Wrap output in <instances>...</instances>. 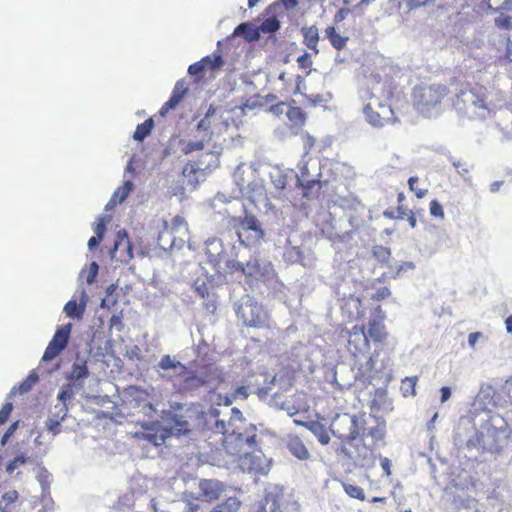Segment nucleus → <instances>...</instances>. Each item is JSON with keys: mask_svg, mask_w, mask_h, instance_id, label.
I'll list each match as a JSON object with an SVG mask.
<instances>
[{"mask_svg": "<svg viewBox=\"0 0 512 512\" xmlns=\"http://www.w3.org/2000/svg\"><path fill=\"white\" fill-rule=\"evenodd\" d=\"M511 429L503 416L490 410L479 415L478 427L471 417H461L453 431V443L471 455L501 454L508 446Z\"/></svg>", "mask_w": 512, "mask_h": 512, "instance_id": "nucleus-1", "label": "nucleus"}, {"mask_svg": "<svg viewBox=\"0 0 512 512\" xmlns=\"http://www.w3.org/2000/svg\"><path fill=\"white\" fill-rule=\"evenodd\" d=\"M454 106L459 113L469 118L486 119L493 108L488 102V92L484 86L474 85L460 89L456 94Z\"/></svg>", "mask_w": 512, "mask_h": 512, "instance_id": "nucleus-2", "label": "nucleus"}, {"mask_svg": "<svg viewBox=\"0 0 512 512\" xmlns=\"http://www.w3.org/2000/svg\"><path fill=\"white\" fill-rule=\"evenodd\" d=\"M448 94L443 84H420L413 88L414 105L424 117H437L442 111V99Z\"/></svg>", "mask_w": 512, "mask_h": 512, "instance_id": "nucleus-3", "label": "nucleus"}, {"mask_svg": "<svg viewBox=\"0 0 512 512\" xmlns=\"http://www.w3.org/2000/svg\"><path fill=\"white\" fill-rule=\"evenodd\" d=\"M232 221L239 223L245 233H249L247 235L238 232V238L241 244L246 247H252L258 245L260 241L264 237V231L261 228V225L258 219L252 214H246L245 217H233Z\"/></svg>", "mask_w": 512, "mask_h": 512, "instance_id": "nucleus-4", "label": "nucleus"}, {"mask_svg": "<svg viewBox=\"0 0 512 512\" xmlns=\"http://www.w3.org/2000/svg\"><path fill=\"white\" fill-rule=\"evenodd\" d=\"M238 316L246 326L263 328L268 326V314L262 305L248 300L242 303L237 310Z\"/></svg>", "mask_w": 512, "mask_h": 512, "instance_id": "nucleus-5", "label": "nucleus"}, {"mask_svg": "<svg viewBox=\"0 0 512 512\" xmlns=\"http://www.w3.org/2000/svg\"><path fill=\"white\" fill-rule=\"evenodd\" d=\"M367 121L373 126H384L393 121L394 112L390 105L382 103L379 98L372 96L363 107Z\"/></svg>", "mask_w": 512, "mask_h": 512, "instance_id": "nucleus-6", "label": "nucleus"}, {"mask_svg": "<svg viewBox=\"0 0 512 512\" xmlns=\"http://www.w3.org/2000/svg\"><path fill=\"white\" fill-rule=\"evenodd\" d=\"M332 426L335 427L332 429L334 436L348 442H352L359 437L362 429V424H360L358 418L347 413L341 416L338 415Z\"/></svg>", "mask_w": 512, "mask_h": 512, "instance_id": "nucleus-7", "label": "nucleus"}, {"mask_svg": "<svg viewBox=\"0 0 512 512\" xmlns=\"http://www.w3.org/2000/svg\"><path fill=\"white\" fill-rule=\"evenodd\" d=\"M71 330V323L65 324L57 329L43 354L42 360L44 362L53 360L66 348Z\"/></svg>", "mask_w": 512, "mask_h": 512, "instance_id": "nucleus-8", "label": "nucleus"}, {"mask_svg": "<svg viewBox=\"0 0 512 512\" xmlns=\"http://www.w3.org/2000/svg\"><path fill=\"white\" fill-rule=\"evenodd\" d=\"M203 387L210 391L218 389L225 381V374L221 368L212 363L200 366L196 371Z\"/></svg>", "mask_w": 512, "mask_h": 512, "instance_id": "nucleus-9", "label": "nucleus"}, {"mask_svg": "<svg viewBox=\"0 0 512 512\" xmlns=\"http://www.w3.org/2000/svg\"><path fill=\"white\" fill-rule=\"evenodd\" d=\"M488 9L498 13L495 17V25L500 29L512 28V0H483Z\"/></svg>", "mask_w": 512, "mask_h": 512, "instance_id": "nucleus-10", "label": "nucleus"}, {"mask_svg": "<svg viewBox=\"0 0 512 512\" xmlns=\"http://www.w3.org/2000/svg\"><path fill=\"white\" fill-rule=\"evenodd\" d=\"M200 496L206 502L218 500L225 492V485L218 480L204 479L199 483Z\"/></svg>", "mask_w": 512, "mask_h": 512, "instance_id": "nucleus-11", "label": "nucleus"}, {"mask_svg": "<svg viewBox=\"0 0 512 512\" xmlns=\"http://www.w3.org/2000/svg\"><path fill=\"white\" fill-rule=\"evenodd\" d=\"M183 377L175 382L174 387L180 394H193L202 388L200 379L198 378L195 371L180 372Z\"/></svg>", "mask_w": 512, "mask_h": 512, "instance_id": "nucleus-12", "label": "nucleus"}, {"mask_svg": "<svg viewBox=\"0 0 512 512\" xmlns=\"http://www.w3.org/2000/svg\"><path fill=\"white\" fill-rule=\"evenodd\" d=\"M187 93L188 86L185 80H178L173 88L170 98L160 108V115L165 116L170 110L175 109L183 101Z\"/></svg>", "mask_w": 512, "mask_h": 512, "instance_id": "nucleus-13", "label": "nucleus"}, {"mask_svg": "<svg viewBox=\"0 0 512 512\" xmlns=\"http://www.w3.org/2000/svg\"><path fill=\"white\" fill-rule=\"evenodd\" d=\"M214 167H216L215 155L212 152H206L197 161L187 163L183 168V175L188 176Z\"/></svg>", "mask_w": 512, "mask_h": 512, "instance_id": "nucleus-14", "label": "nucleus"}, {"mask_svg": "<svg viewBox=\"0 0 512 512\" xmlns=\"http://www.w3.org/2000/svg\"><path fill=\"white\" fill-rule=\"evenodd\" d=\"M308 439L309 438L305 435V433L296 431L293 438L290 439V453L300 461H308L311 458V453L303 443V440Z\"/></svg>", "mask_w": 512, "mask_h": 512, "instance_id": "nucleus-15", "label": "nucleus"}, {"mask_svg": "<svg viewBox=\"0 0 512 512\" xmlns=\"http://www.w3.org/2000/svg\"><path fill=\"white\" fill-rule=\"evenodd\" d=\"M87 302L88 296L87 293L83 290L81 292L80 302L78 303L76 299L69 300L65 304L63 311L67 317L81 320L84 316Z\"/></svg>", "mask_w": 512, "mask_h": 512, "instance_id": "nucleus-16", "label": "nucleus"}, {"mask_svg": "<svg viewBox=\"0 0 512 512\" xmlns=\"http://www.w3.org/2000/svg\"><path fill=\"white\" fill-rule=\"evenodd\" d=\"M353 462L356 466L370 468L375 464L373 451L365 444L355 447Z\"/></svg>", "mask_w": 512, "mask_h": 512, "instance_id": "nucleus-17", "label": "nucleus"}, {"mask_svg": "<svg viewBox=\"0 0 512 512\" xmlns=\"http://www.w3.org/2000/svg\"><path fill=\"white\" fill-rule=\"evenodd\" d=\"M301 433H305L308 437L309 434H312L317 437L318 441L322 445H327L330 441V436L328 435L326 427L314 420H310L305 424V431H300Z\"/></svg>", "mask_w": 512, "mask_h": 512, "instance_id": "nucleus-18", "label": "nucleus"}, {"mask_svg": "<svg viewBox=\"0 0 512 512\" xmlns=\"http://www.w3.org/2000/svg\"><path fill=\"white\" fill-rule=\"evenodd\" d=\"M376 425L374 427L365 428L362 426L360 435L365 437H371L375 441L382 440L386 432V423L383 419L375 417Z\"/></svg>", "mask_w": 512, "mask_h": 512, "instance_id": "nucleus-19", "label": "nucleus"}, {"mask_svg": "<svg viewBox=\"0 0 512 512\" xmlns=\"http://www.w3.org/2000/svg\"><path fill=\"white\" fill-rule=\"evenodd\" d=\"M235 440L237 441V443L239 445V449L236 451H233L229 448H227V449L230 454L237 455L239 457H241L242 455L246 456L249 454L248 451L243 449L244 445L248 446L252 450H254L257 446V435L256 434H253V435L245 437V438L241 434H239L237 437H235Z\"/></svg>", "mask_w": 512, "mask_h": 512, "instance_id": "nucleus-20", "label": "nucleus"}, {"mask_svg": "<svg viewBox=\"0 0 512 512\" xmlns=\"http://www.w3.org/2000/svg\"><path fill=\"white\" fill-rule=\"evenodd\" d=\"M234 34H242L248 41H255L260 38L259 26L248 22L238 25L234 30Z\"/></svg>", "mask_w": 512, "mask_h": 512, "instance_id": "nucleus-21", "label": "nucleus"}, {"mask_svg": "<svg viewBox=\"0 0 512 512\" xmlns=\"http://www.w3.org/2000/svg\"><path fill=\"white\" fill-rule=\"evenodd\" d=\"M392 410L391 402L386 397V392L381 390L377 391L374 399L371 403V411L378 413V412H388Z\"/></svg>", "mask_w": 512, "mask_h": 512, "instance_id": "nucleus-22", "label": "nucleus"}, {"mask_svg": "<svg viewBox=\"0 0 512 512\" xmlns=\"http://www.w3.org/2000/svg\"><path fill=\"white\" fill-rule=\"evenodd\" d=\"M133 187H134V184L132 181H130V180L124 181L123 185L118 187L114 191L108 205L114 206L116 204L122 203L128 197V195L132 191Z\"/></svg>", "mask_w": 512, "mask_h": 512, "instance_id": "nucleus-23", "label": "nucleus"}, {"mask_svg": "<svg viewBox=\"0 0 512 512\" xmlns=\"http://www.w3.org/2000/svg\"><path fill=\"white\" fill-rule=\"evenodd\" d=\"M89 376V370L86 361H76L71 368V372L67 377L71 381H79Z\"/></svg>", "mask_w": 512, "mask_h": 512, "instance_id": "nucleus-24", "label": "nucleus"}, {"mask_svg": "<svg viewBox=\"0 0 512 512\" xmlns=\"http://www.w3.org/2000/svg\"><path fill=\"white\" fill-rule=\"evenodd\" d=\"M154 127V121L152 118L146 119L143 123L138 124L134 133L133 139L136 141H143L148 135H150Z\"/></svg>", "mask_w": 512, "mask_h": 512, "instance_id": "nucleus-25", "label": "nucleus"}, {"mask_svg": "<svg viewBox=\"0 0 512 512\" xmlns=\"http://www.w3.org/2000/svg\"><path fill=\"white\" fill-rule=\"evenodd\" d=\"M364 336L370 337L375 342H380L384 339V327L377 321L369 322L367 331L364 332Z\"/></svg>", "mask_w": 512, "mask_h": 512, "instance_id": "nucleus-26", "label": "nucleus"}, {"mask_svg": "<svg viewBox=\"0 0 512 512\" xmlns=\"http://www.w3.org/2000/svg\"><path fill=\"white\" fill-rule=\"evenodd\" d=\"M241 502L237 497H228L210 512H238Z\"/></svg>", "mask_w": 512, "mask_h": 512, "instance_id": "nucleus-27", "label": "nucleus"}, {"mask_svg": "<svg viewBox=\"0 0 512 512\" xmlns=\"http://www.w3.org/2000/svg\"><path fill=\"white\" fill-rule=\"evenodd\" d=\"M302 34H303L306 46L309 49H315L318 39H319L318 29L315 26L304 27V28H302Z\"/></svg>", "mask_w": 512, "mask_h": 512, "instance_id": "nucleus-28", "label": "nucleus"}, {"mask_svg": "<svg viewBox=\"0 0 512 512\" xmlns=\"http://www.w3.org/2000/svg\"><path fill=\"white\" fill-rule=\"evenodd\" d=\"M39 377L35 372H31L27 378L22 381L18 387H14L12 392H19L20 394L26 393L38 382Z\"/></svg>", "mask_w": 512, "mask_h": 512, "instance_id": "nucleus-29", "label": "nucleus"}, {"mask_svg": "<svg viewBox=\"0 0 512 512\" xmlns=\"http://www.w3.org/2000/svg\"><path fill=\"white\" fill-rule=\"evenodd\" d=\"M326 36L329 38L332 46L338 50L342 49L348 40V38L338 34L334 27H328L326 29Z\"/></svg>", "mask_w": 512, "mask_h": 512, "instance_id": "nucleus-30", "label": "nucleus"}, {"mask_svg": "<svg viewBox=\"0 0 512 512\" xmlns=\"http://www.w3.org/2000/svg\"><path fill=\"white\" fill-rule=\"evenodd\" d=\"M373 256L378 262L385 264L388 267H391V264L389 262L391 257V251L389 248H386L382 245H376L373 247Z\"/></svg>", "mask_w": 512, "mask_h": 512, "instance_id": "nucleus-31", "label": "nucleus"}, {"mask_svg": "<svg viewBox=\"0 0 512 512\" xmlns=\"http://www.w3.org/2000/svg\"><path fill=\"white\" fill-rule=\"evenodd\" d=\"M280 27V22L276 16L272 15L266 18L260 25L259 31L261 33H273L276 32Z\"/></svg>", "mask_w": 512, "mask_h": 512, "instance_id": "nucleus-32", "label": "nucleus"}, {"mask_svg": "<svg viewBox=\"0 0 512 512\" xmlns=\"http://www.w3.org/2000/svg\"><path fill=\"white\" fill-rule=\"evenodd\" d=\"M116 238L113 249L110 250V256L112 259L116 257V252L120 246L124 245L128 250L131 248L130 241L125 231H119Z\"/></svg>", "mask_w": 512, "mask_h": 512, "instance_id": "nucleus-33", "label": "nucleus"}, {"mask_svg": "<svg viewBox=\"0 0 512 512\" xmlns=\"http://www.w3.org/2000/svg\"><path fill=\"white\" fill-rule=\"evenodd\" d=\"M159 367L163 370L179 368L180 372H186L187 370V367L184 364L175 361L170 355H165L161 358Z\"/></svg>", "mask_w": 512, "mask_h": 512, "instance_id": "nucleus-34", "label": "nucleus"}, {"mask_svg": "<svg viewBox=\"0 0 512 512\" xmlns=\"http://www.w3.org/2000/svg\"><path fill=\"white\" fill-rule=\"evenodd\" d=\"M296 186L302 189V196L306 198H310L313 196L312 189L317 185V181L315 180H307L306 183L296 174Z\"/></svg>", "mask_w": 512, "mask_h": 512, "instance_id": "nucleus-35", "label": "nucleus"}, {"mask_svg": "<svg viewBox=\"0 0 512 512\" xmlns=\"http://www.w3.org/2000/svg\"><path fill=\"white\" fill-rule=\"evenodd\" d=\"M417 382V377H406L402 381L401 391L405 397L415 395V386Z\"/></svg>", "mask_w": 512, "mask_h": 512, "instance_id": "nucleus-36", "label": "nucleus"}, {"mask_svg": "<svg viewBox=\"0 0 512 512\" xmlns=\"http://www.w3.org/2000/svg\"><path fill=\"white\" fill-rule=\"evenodd\" d=\"M306 121V115L300 107H294L290 104V122H295L299 127Z\"/></svg>", "mask_w": 512, "mask_h": 512, "instance_id": "nucleus-37", "label": "nucleus"}, {"mask_svg": "<svg viewBox=\"0 0 512 512\" xmlns=\"http://www.w3.org/2000/svg\"><path fill=\"white\" fill-rule=\"evenodd\" d=\"M204 58H208V61L205 62L206 70L216 71L224 64L223 58L220 54H213L212 56H205Z\"/></svg>", "mask_w": 512, "mask_h": 512, "instance_id": "nucleus-38", "label": "nucleus"}, {"mask_svg": "<svg viewBox=\"0 0 512 512\" xmlns=\"http://www.w3.org/2000/svg\"><path fill=\"white\" fill-rule=\"evenodd\" d=\"M493 394L494 391L491 385H482L476 395V401L479 402V404H485L492 399Z\"/></svg>", "mask_w": 512, "mask_h": 512, "instance_id": "nucleus-39", "label": "nucleus"}, {"mask_svg": "<svg viewBox=\"0 0 512 512\" xmlns=\"http://www.w3.org/2000/svg\"><path fill=\"white\" fill-rule=\"evenodd\" d=\"M271 405L276 408L284 409L288 403V396L286 395V391L283 392H275L271 397Z\"/></svg>", "mask_w": 512, "mask_h": 512, "instance_id": "nucleus-40", "label": "nucleus"}, {"mask_svg": "<svg viewBox=\"0 0 512 512\" xmlns=\"http://www.w3.org/2000/svg\"><path fill=\"white\" fill-rule=\"evenodd\" d=\"M208 61V58H202L200 61L191 64L188 68V73L192 76H197L199 78L203 77L205 69V62Z\"/></svg>", "mask_w": 512, "mask_h": 512, "instance_id": "nucleus-41", "label": "nucleus"}, {"mask_svg": "<svg viewBox=\"0 0 512 512\" xmlns=\"http://www.w3.org/2000/svg\"><path fill=\"white\" fill-rule=\"evenodd\" d=\"M167 229H170L171 233L180 232L182 229H187V222L184 217L176 215L172 218L170 226L166 225Z\"/></svg>", "mask_w": 512, "mask_h": 512, "instance_id": "nucleus-42", "label": "nucleus"}, {"mask_svg": "<svg viewBox=\"0 0 512 512\" xmlns=\"http://www.w3.org/2000/svg\"><path fill=\"white\" fill-rule=\"evenodd\" d=\"M343 488L345 492L352 498H356L358 500H364L365 494L361 487L352 485V484H343Z\"/></svg>", "mask_w": 512, "mask_h": 512, "instance_id": "nucleus-43", "label": "nucleus"}, {"mask_svg": "<svg viewBox=\"0 0 512 512\" xmlns=\"http://www.w3.org/2000/svg\"><path fill=\"white\" fill-rule=\"evenodd\" d=\"M204 148V141L203 140H200V141H189L187 143H185L182 147V152L185 154V155H188L194 151H199V150H202Z\"/></svg>", "mask_w": 512, "mask_h": 512, "instance_id": "nucleus-44", "label": "nucleus"}, {"mask_svg": "<svg viewBox=\"0 0 512 512\" xmlns=\"http://www.w3.org/2000/svg\"><path fill=\"white\" fill-rule=\"evenodd\" d=\"M65 414L60 419H49L46 422L47 430L52 433L53 436H56L61 431V422L64 420Z\"/></svg>", "mask_w": 512, "mask_h": 512, "instance_id": "nucleus-45", "label": "nucleus"}, {"mask_svg": "<svg viewBox=\"0 0 512 512\" xmlns=\"http://www.w3.org/2000/svg\"><path fill=\"white\" fill-rule=\"evenodd\" d=\"M430 214L434 217L444 218V211L442 205L437 201L433 200L430 203Z\"/></svg>", "mask_w": 512, "mask_h": 512, "instance_id": "nucleus-46", "label": "nucleus"}, {"mask_svg": "<svg viewBox=\"0 0 512 512\" xmlns=\"http://www.w3.org/2000/svg\"><path fill=\"white\" fill-rule=\"evenodd\" d=\"M26 461L27 460H26V458L23 455H19V456L15 457L13 460H11L8 463V465L6 467L7 472L12 473L20 465L25 464Z\"/></svg>", "mask_w": 512, "mask_h": 512, "instance_id": "nucleus-47", "label": "nucleus"}, {"mask_svg": "<svg viewBox=\"0 0 512 512\" xmlns=\"http://www.w3.org/2000/svg\"><path fill=\"white\" fill-rule=\"evenodd\" d=\"M452 165L457 169L458 174L464 178V180H468L467 175L470 172L469 167L466 165V163L461 161H453Z\"/></svg>", "mask_w": 512, "mask_h": 512, "instance_id": "nucleus-48", "label": "nucleus"}, {"mask_svg": "<svg viewBox=\"0 0 512 512\" xmlns=\"http://www.w3.org/2000/svg\"><path fill=\"white\" fill-rule=\"evenodd\" d=\"M12 409L13 405L11 402H7L2 406L0 409V424H4L8 420Z\"/></svg>", "mask_w": 512, "mask_h": 512, "instance_id": "nucleus-49", "label": "nucleus"}, {"mask_svg": "<svg viewBox=\"0 0 512 512\" xmlns=\"http://www.w3.org/2000/svg\"><path fill=\"white\" fill-rule=\"evenodd\" d=\"M98 264L96 262H92L89 266V271L87 273V276H86V282L87 284H92L96 277H97V274H98Z\"/></svg>", "mask_w": 512, "mask_h": 512, "instance_id": "nucleus-50", "label": "nucleus"}, {"mask_svg": "<svg viewBox=\"0 0 512 512\" xmlns=\"http://www.w3.org/2000/svg\"><path fill=\"white\" fill-rule=\"evenodd\" d=\"M73 396V388L71 384L65 385L58 394V399L65 402Z\"/></svg>", "mask_w": 512, "mask_h": 512, "instance_id": "nucleus-51", "label": "nucleus"}, {"mask_svg": "<svg viewBox=\"0 0 512 512\" xmlns=\"http://www.w3.org/2000/svg\"><path fill=\"white\" fill-rule=\"evenodd\" d=\"M96 236L103 239L104 233L106 231V223L104 218H99L97 223L93 228Z\"/></svg>", "mask_w": 512, "mask_h": 512, "instance_id": "nucleus-52", "label": "nucleus"}, {"mask_svg": "<svg viewBox=\"0 0 512 512\" xmlns=\"http://www.w3.org/2000/svg\"><path fill=\"white\" fill-rule=\"evenodd\" d=\"M310 58H311V54H310V53L305 52L303 55H301V56H299V57L297 58V62H298L299 66H300L301 68L306 69V68H308V67L311 65V60H310Z\"/></svg>", "mask_w": 512, "mask_h": 512, "instance_id": "nucleus-53", "label": "nucleus"}, {"mask_svg": "<svg viewBox=\"0 0 512 512\" xmlns=\"http://www.w3.org/2000/svg\"><path fill=\"white\" fill-rule=\"evenodd\" d=\"M434 0H405L407 6L410 8V9H416V8H419L421 6H424L430 2H433Z\"/></svg>", "mask_w": 512, "mask_h": 512, "instance_id": "nucleus-54", "label": "nucleus"}, {"mask_svg": "<svg viewBox=\"0 0 512 512\" xmlns=\"http://www.w3.org/2000/svg\"><path fill=\"white\" fill-rule=\"evenodd\" d=\"M391 295V291L389 290V288L387 287H381L379 288L376 293H375V296L374 298L376 300H384L386 299L387 297H389Z\"/></svg>", "mask_w": 512, "mask_h": 512, "instance_id": "nucleus-55", "label": "nucleus"}, {"mask_svg": "<svg viewBox=\"0 0 512 512\" xmlns=\"http://www.w3.org/2000/svg\"><path fill=\"white\" fill-rule=\"evenodd\" d=\"M301 139H304L303 147L305 154H307L309 149L314 145V138L306 134L305 136H302Z\"/></svg>", "mask_w": 512, "mask_h": 512, "instance_id": "nucleus-56", "label": "nucleus"}, {"mask_svg": "<svg viewBox=\"0 0 512 512\" xmlns=\"http://www.w3.org/2000/svg\"><path fill=\"white\" fill-rule=\"evenodd\" d=\"M411 213L412 212L408 208L404 207L403 205H399L397 208L396 217H397V219H404Z\"/></svg>", "mask_w": 512, "mask_h": 512, "instance_id": "nucleus-57", "label": "nucleus"}, {"mask_svg": "<svg viewBox=\"0 0 512 512\" xmlns=\"http://www.w3.org/2000/svg\"><path fill=\"white\" fill-rule=\"evenodd\" d=\"M380 464L386 475L389 476L391 474V461L385 457L381 459Z\"/></svg>", "mask_w": 512, "mask_h": 512, "instance_id": "nucleus-58", "label": "nucleus"}, {"mask_svg": "<svg viewBox=\"0 0 512 512\" xmlns=\"http://www.w3.org/2000/svg\"><path fill=\"white\" fill-rule=\"evenodd\" d=\"M17 428V422L13 423L12 425H10V427L7 429V431L4 433L3 437H2V443L4 444L8 438L14 433V431L16 430Z\"/></svg>", "mask_w": 512, "mask_h": 512, "instance_id": "nucleus-59", "label": "nucleus"}, {"mask_svg": "<svg viewBox=\"0 0 512 512\" xmlns=\"http://www.w3.org/2000/svg\"><path fill=\"white\" fill-rule=\"evenodd\" d=\"M482 337V334L480 332H473L470 333L468 336V343L470 346L474 347L477 340Z\"/></svg>", "mask_w": 512, "mask_h": 512, "instance_id": "nucleus-60", "label": "nucleus"}, {"mask_svg": "<svg viewBox=\"0 0 512 512\" xmlns=\"http://www.w3.org/2000/svg\"><path fill=\"white\" fill-rule=\"evenodd\" d=\"M415 269V264L411 261H405V262H402V264L400 265L399 269H398V273H400L401 271H407V270H414Z\"/></svg>", "mask_w": 512, "mask_h": 512, "instance_id": "nucleus-61", "label": "nucleus"}, {"mask_svg": "<svg viewBox=\"0 0 512 512\" xmlns=\"http://www.w3.org/2000/svg\"><path fill=\"white\" fill-rule=\"evenodd\" d=\"M440 391H441V402L444 403L450 398L451 390L449 387H442Z\"/></svg>", "mask_w": 512, "mask_h": 512, "instance_id": "nucleus-62", "label": "nucleus"}, {"mask_svg": "<svg viewBox=\"0 0 512 512\" xmlns=\"http://www.w3.org/2000/svg\"><path fill=\"white\" fill-rule=\"evenodd\" d=\"M234 397H237V396H242L243 398H247L248 397V392H247V388L245 386H239L236 388L234 394H233Z\"/></svg>", "mask_w": 512, "mask_h": 512, "instance_id": "nucleus-63", "label": "nucleus"}, {"mask_svg": "<svg viewBox=\"0 0 512 512\" xmlns=\"http://www.w3.org/2000/svg\"><path fill=\"white\" fill-rule=\"evenodd\" d=\"M505 390L509 400L512 402V377L506 381Z\"/></svg>", "mask_w": 512, "mask_h": 512, "instance_id": "nucleus-64", "label": "nucleus"}]
</instances>
